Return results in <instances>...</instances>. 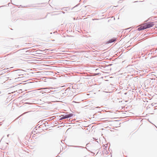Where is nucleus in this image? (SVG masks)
<instances>
[{
  "mask_svg": "<svg viewBox=\"0 0 157 157\" xmlns=\"http://www.w3.org/2000/svg\"><path fill=\"white\" fill-rule=\"evenodd\" d=\"M153 25L154 23L153 22H151L149 23H146L144 24L143 25H141L139 28H138V29L139 31L144 30L146 29L149 28L151 27Z\"/></svg>",
  "mask_w": 157,
  "mask_h": 157,
  "instance_id": "nucleus-1",
  "label": "nucleus"
},
{
  "mask_svg": "<svg viewBox=\"0 0 157 157\" xmlns=\"http://www.w3.org/2000/svg\"><path fill=\"white\" fill-rule=\"evenodd\" d=\"M71 116V114L68 115H65V116H63V117H62V119H65L69 117H70Z\"/></svg>",
  "mask_w": 157,
  "mask_h": 157,
  "instance_id": "nucleus-2",
  "label": "nucleus"
},
{
  "mask_svg": "<svg viewBox=\"0 0 157 157\" xmlns=\"http://www.w3.org/2000/svg\"><path fill=\"white\" fill-rule=\"evenodd\" d=\"M115 40V39H111L109 40L108 41V43H111L114 41Z\"/></svg>",
  "mask_w": 157,
  "mask_h": 157,
  "instance_id": "nucleus-3",
  "label": "nucleus"
}]
</instances>
